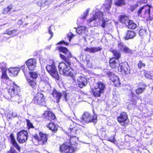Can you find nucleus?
Listing matches in <instances>:
<instances>
[{
  "mask_svg": "<svg viewBox=\"0 0 153 153\" xmlns=\"http://www.w3.org/2000/svg\"><path fill=\"white\" fill-rule=\"evenodd\" d=\"M59 50L60 51L63 53L65 55V57L68 59L71 58L72 56L71 52L68 50V49L65 47L62 46L59 47L58 48Z\"/></svg>",
  "mask_w": 153,
  "mask_h": 153,
  "instance_id": "obj_22",
  "label": "nucleus"
},
{
  "mask_svg": "<svg viewBox=\"0 0 153 153\" xmlns=\"http://www.w3.org/2000/svg\"><path fill=\"white\" fill-rule=\"evenodd\" d=\"M109 62L110 66L112 68L118 67L120 64L118 60L114 57L110 59Z\"/></svg>",
  "mask_w": 153,
  "mask_h": 153,
  "instance_id": "obj_24",
  "label": "nucleus"
},
{
  "mask_svg": "<svg viewBox=\"0 0 153 153\" xmlns=\"http://www.w3.org/2000/svg\"><path fill=\"white\" fill-rule=\"evenodd\" d=\"M150 129H150V127H149L147 129H146V131H148L149 130H150Z\"/></svg>",
  "mask_w": 153,
  "mask_h": 153,
  "instance_id": "obj_62",
  "label": "nucleus"
},
{
  "mask_svg": "<svg viewBox=\"0 0 153 153\" xmlns=\"http://www.w3.org/2000/svg\"><path fill=\"white\" fill-rule=\"evenodd\" d=\"M112 3V0H107L105 1L102 5V8L105 12H107V13H105V15H108L110 14L109 9L111 8Z\"/></svg>",
  "mask_w": 153,
  "mask_h": 153,
  "instance_id": "obj_17",
  "label": "nucleus"
},
{
  "mask_svg": "<svg viewBox=\"0 0 153 153\" xmlns=\"http://www.w3.org/2000/svg\"><path fill=\"white\" fill-rule=\"evenodd\" d=\"M14 146L16 149H17L19 151H20V147L18 145L17 143L16 142L14 143H13L12 144Z\"/></svg>",
  "mask_w": 153,
  "mask_h": 153,
  "instance_id": "obj_50",
  "label": "nucleus"
},
{
  "mask_svg": "<svg viewBox=\"0 0 153 153\" xmlns=\"http://www.w3.org/2000/svg\"><path fill=\"white\" fill-rule=\"evenodd\" d=\"M11 141L12 142V144L16 142L15 139L13 137V135L12 134H11L10 135Z\"/></svg>",
  "mask_w": 153,
  "mask_h": 153,
  "instance_id": "obj_51",
  "label": "nucleus"
},
{
  "mask_svg": "<svg viewBox=\"0 0 153 153\" xmlns=\"http://www.w3.org/2000/svg\"><path fill=\"white\" fill-rule=\"evenodd\" d=\"M43 117L49 120H54L55 116L53 113L49 111H46L42 115Z\"/></svg>",
  "mask_w": 153,
  "mask_h": 153,
  "instance_id": "obj_21",
  "label": "nucleus"
},
{
  "mask_svg": "<svg viewBox=\"0 0 153 153\" xmlns=\"http://www.w3.org/2000/svg\"><path fill=\"white\" fill-rule=\"evenodd\" d=\"M129 90H131V87L129 89Z\"/></svg>",
  "mask_w": 153,
  "mask_h": 153,
  "instance_id": "obj_64",
  "label": "nucleus"
},
{
  "mask_svg": "<svg viewBox=\"0 0 153 153\" xmlns=\"http://www.w3.org/2000/svg\"><path fill=\"white\" fill-rule=\"evenodd\" d=\"M81 119L82 122L85 123H88L90 122L96 123L97 121V117L96 115L92 116L89 113L85 112L83 114Z\"/></svg>",
  "mask_w": 153,
  "mask_h": 153,
  "instance_id": "obj_6",
  "label": "nucleus"
},
{
  "mask_svg": "<svg viewBox=\"0 0 153 153\" xmlns=\"http://www.w3.org/2000/svg\"><path fill=\"white\" fill-rule=\"evenodd\" d=\"M136 102H134L133 104H134V105H136Z\"/></svg>",
  "mask_w": 153,
  "mask_h": 153,
  "instance_id": "obj_63",
  "label": "nucleus"
},
{
  "mask_svg": "<svg viewBox=\"0 0 153 153\" xmlns=\"http://www.w3.org/2000/svg\"><path fill=\"white\" fill-rule=\"evenodd\" d=\"M114 3L116 5L120 6L125 5L126 2L125 0H117Z\"/></svg>",
  "mask_w": 153,
  "mask_h": 153,
  "instance_id": "obj_34",
  "label": "nucleus"
},
{
  "mask_svg": "<svg viewBox=\"0 0 153 153\" xmlns=\"http://www.w3.org/2000/svg\"><path fill=\"white\" fill-rule=\"evenodd\" d=\"M57 0H39L36 2L37 5L40 7L41 8H46L48 5L51 4L52 2Z\"/></svg>",
  "mask_w": 153,
  "mask_h": 153,
  "instance_id": "obj_14",
  "label": "nucleus"
},
{
  "mask_svg": "<svg viewBox=\"0 0 153 153\" xmlns=\"http://www.w3.org/2000/svg\"><path fill=\"white\" fill-rule=\"evenodd\" d=\"M37 77H27L26 79L30 86L34 88L36 85V78Z\"/></svg>",
  "mask_w": 153,
  "mask_h": 153,
  "instance_id": "obj_25",
  "label": "nucleus"
},
{
  "mask_svg": "<svg viewBox=\"0 0 153 153\" xmlns=\"http://www.w3.org/2000/svg\"><path fill=\"white\" fill-rule=\"evenodd\" d=\"M53 29V27L52 26H50L48 28V33L50 34V39H51L53 36V33L52 30Z\"/></svg>",
  "mask_w": 153,
  "mask_h": 153,
  "instance_id": "obj_41",
  "label": "nucleus"
},
{
  "mask_svg": "<svg viewBox=\"0 0 153 153\" xmlns=\"http://www.w3.org/2000/svg\"><path fill=\"white\" fill-rule=\"evenodd\" d=\"M90 9L88 8L86 11L83 13L82 15H81L80 18L81 19H84L87 16L90 11Z\"/></svg>",
  "mask_w": 153,
  "mask_h": 153,
  "instance_id": "obj_37",
  "label": "nucleus"
},
{
  "mask_svg": "<svg viewBox=\"0 0 153 153\" xmlns=\"http://www.w3.org/2000/svg\"><path fill=\"white\" fill-rule=\"evenodd\" d=\"M49 129L52 131L56 132L57 129V126L53 123H50L47 126Z\"/></svg>",
  "mask_w": 153,
  "mask_h": 153,
  "instance_id": "obj_30",
  "label": "nucleus"
},
{
  "mask_svg": "<svg viewBox=\"0 0 153 153\" xmlns=\"http://www.w3.org/2000/svg\"><path fill=\"white\" fill-rule=\"evenodd\" d=\"M74 36V34H73L71 32L69 33L68 35V37L66 38L67 39H68L69 42H70L71 41V38Z\"/></svg>",
  "mask_w": 153,
  "mask_h": 153,
  "instance_id": "obj_44",
  "label": "nucleus"
},
{
  "mask_svg": "<svg viewBox=\"0 0 153 153\" xmlns=\"http://www.w3.org/2000/svg\"><path fill=\"white\" fill-rule=\"evenodd\" d=\"M13 86L9 88L8 93L10 97L6 96V98L8 100L10 101L14 104L17 103L19 104L23 100L22 96L20 94V88L14 82L13 83Z\"/></svg>",
  "mask_w": 153,
  "mask_h": 153,
  "instance_id": "obj_1",
  "label": "nucleus"
},
{
  "mask_svg": "<svg viewBox=\"0 0 153 153\" xmlns=\"http://www.w3.org/2000/svg\"><path fill=\"white\" fill-rule=\"evenodd\" d=\"M53 78L55 79V80L57 81L59 80V77H53Z\"/></svg>",
  "mask_w": 153,
  "mask_h": 153,
  "instance_id": "obj_60",
  "label": "nucleus"
},
{
  "mask_svg": "<svg viewBox=\"0 0 153 153\" xmlns=\"http://www.w3.org/2000/svg\"><path fill=\"white\" fill-rule=\"evenodd\" d=\"M60 58L63 60L65 61L67 63H66L61 62L59 63L58 66V68L59 72L60 74L64 76H73V74L70 71V69L68 67L70 68L69 66L71 65V62L65 56L62 54H60Z\"/></svg>",
  "mask_w": 153,
  "mask_h": 153,
  "instance_id": "obj_2",
  "label": "nucleus"
},
{
  "mask_svg": "<svg viewBox=\"0 0 153 153\" xmlns=\"http://www.w3.org/2000/svg\"><path fill=\"white\" fill-rule=\"evenodd\" d=\"M128 19L126 16L121 15L119 17V20L122 23H124L126 25V22H129Z\"/></svg>",
  "mask_w": 153,
  "mask_h": 153,
  "instance_id": "obj_32",
  "label": "nucleus"
},
{
  "mask_svg": "<svg viewBox=\"0 0 153 153\" xmlns=\"http://www.w3.org/2000/svg\"><path fill=\"white\" fill-rule=\"evenodd\" d=\"M79 130L77 129L76 127H73V128H70L68 130L69 132L68 134L70 136V141L71 143V141L72 140L73 138L74 137L76 139H77V138H76L77 135L79 134Z\"/></svg>",
  "mask_w": 153,
  "mask_h": 153,
  "instance_id": "obj_13",
  "label": "nucleus"
},
{
  "mask_svg": "<svg viewBox=\"0 0 153 153\" xmlns=\"http://www.w3.org/2000/svg\"><path fill=\"white\" fill-rule=\"evenodd\" d=\"M104 76H116L114 72L112 71L109 70H106L103 71Z\"/></svg>",
  "mask_w": 153,
  "mask_h": 153,
  "instance_id": "obj_33",
  "label": "nucleus"
},
{
  "mask_svg": "<svg viewBox=\"0 0 153 153\" xmlns=\"http://www.w3.org/2000/svg\"><path fill=\"white\" fill-rule=\"evenodd\" d=\"M86 27L84 26H82L78 27L76 30V32L78 34H80L82 33V32L85 30Z\"/></svg>",
  "mask_w": 153,
  "mask_h": 153,
  "instance_id": "obj_36",
  "label": "nucleus"
},
{
  "mask_svg": "<svg viewBox=\"0 0 153 153\" xmlns=\"http://www.w3.org/2000/svg\"><path fill=\"white\" fill-rule=\"evenodd\" d=\"M108 140L112 143H114L115 142L114 137H112L110 138H108Z\"/></svg>",
  "mask_w": 153,
  "mask_h": 153,
  "instance_id": "obj_54",
  "label": "nucleus"
},
{
  "mask_svg": "<svg viewBox=\"0 0 153 153\" xmlns=\"http://www.w3.org/2000/svg\"><path fill=\"white\" fill-rule=\"evenodd\" d=\"M51 95L54 99L56 100V102L57 103L59 102L60 100L62 97H63V100H65L66 101H67V96L68 94L65 92H63L62 94L54 89H53Z\"/></svg>",
  "mask_w": 153,
  "mask_h": 153,
  "instance_id": "obj_7",
  "label": "nucleus"
},
{
  "mask_svg": "<svg viewBox=\"0 0 153 153\" xmlns=\"http://www.w3.org/2000/svg\"><path fill=\"white\" fill-rule=\"evenodd\" d=\"M21 68L25 76H27L28 73L25 71V70L27 69V68L25 66V65H24L22 66L21 67Z\"/></svg>",
  "mask_w": 153,
  "mask_h": 153,
  "instance_id": "obj_49",
  "label": "nucleus"
},
{
  "mask_svg": "<svg viewBox=\"0 0 153 153\" xmlns=\"http://www.w3.org/2000/svg\"><path fill=\"white\" fill-rule=\"evenodd\" d=\"M39 134L40 137L37 135H36L34 136V138L37 140L39 144L43 145L46 144L47 140V135L41 132H39Z\"/></svg>",
  "mask_w": 153,
  "mask_h": 153,
  "instance_id": "obj_11",
  "label": "nucleus"
},
{
  "mask_svg": "<svg viewBox=\"0 0 153 153\" xmlns=\"http://www.w3.org/2000/svg\"><path fill=\"white\" fill-rule=\"evenodd\" d=\"M110 50V51H111V52H112L113 54L114 53V52L116 51V50H114L112 48H111Z\"/></svg>",
  "mask_w": 153,
  "mask_h": 153,
  "instance_id": "obj_59",
  "label": "nucleus"
},
{
  "mask_svg": "<svg viewBox=\"0 0 153 153\" xmlns=\"http://www.w3.org/2000/svg\"><path fill=\"white\" fill-rule=\"evenodd\" d=\"M7 116L9 119H11L12 118L16 117L17 116V114L16 113L10 111L9 114H8Z\"/></svg>",
  "mask_w": 153,
  "mask_h": 153,
  "instance_id": "obj_38",
  "label": "nucleus"
},
{
  "mask_svg": "<svg viewBox=\"0 0 153 153\" xmlns=\"http://www.w3.org/2000/svg\"><path fill=\"white\" fill-rule=\"evenodd\" d=\"M145 90V88H140L135 90V92L137 94L142 93Z\"/></svg>",
  "mask_w": 153,
  "mask_h": 153,
  "instance_id": "obj_39",
  "label": "nucleus"
},
{
  "mask_svg": "<svg viewBox=\"0 0 153 153\" xmlns=\"http://www.w3.org/2000/svg\"><path fill=\"white\" fill-rule=\"evenodd\" d=\"M138 5L137 4H135L131 5V6L130 9L131 11H134V9L136 8L137 7Z\"/></svg>",
  "mask_w": 153,
  "mask_h": 153,
  "instance_id": "obj_53",
  "label": "nucleus"
},
{
  "mask_svg": "<svg viewBox=\"0 0 153 153\" xmlns=\"http://www.w3.org/2000/svg\"><path fill=\"white\" fill-rule=\"evenodd\" d=\"M23 23L22 21L21 20H19L17 22V24L18 25H21Z\"/></svg>",
  "mask_w": 153,
  "mask_h": 153,
  "instance_id": "obj_56",
  "label": "nucleus"
},
{
  "mask_svg": "<svg viewBox=\"0 0 153 153\" xmlns=\"http://www.w3.org/2000/svg\"><path fill=\"white\" fill-rule=\"evenodd\" d=\"M143 73L145 76H152V75H151V73L149 71L146 70L144 71H143Z\"/></svg>",
  "mask_w": 153,
  "mask_h": 153,
  "instance_id": "obj_46",
  "label": "nucleus"
},
{
  "mask_svg": "<svg viewBox=\"0 0 153 153\" xmlns=\"http://www.w3.org/2000/svg\"><path fill=\"white\" fill-rule=\"evenodd\" d=\"M60 151L62 153H73L74 151L73 147L65 144H63L60 146Z\"/></svg>",
  "mask_w": 153,
  "mask_h": 153,
  "instance_id": "obj_12",
  "label": "nucleus"
},
{
  "mask_svg": "<svg viewBox=\"0 0 153 153\" xmlns=\"http://www.w3.org/2000/svg\"><path fill=\"white\" fill-rule=\"evenodd\" d=\"M146 29H142L139 30V34L140 36H143L146 35Z\"/></svg>",
  "mask_w": 153,
  "mask_h": 153,
  "instance_id": "obj_40",
  "label": "nucleus"
},
{
  "mask_svg": "<svg viewBox=\"0 0 153 153\" xmlns=\"http://www.w3.org/2000/svg\"><path fill=\"white\" fill-rule=\"evenodd\" d=\"M128 119V116L125 112L121 114L117 118L118 122L121 123V125L125 126L126 125L125 122Z\"/></svg>",
  "mask_w": 153,
  "mask_h": 153,
  "instance_id": "obj_18",
  "label": "nucleus"
},
{
  "mask_svg": "<svg viewBox=\"0 0 153 153\" xmlns=\"http://www.w3.org/2000/svg\"><path fill=\"white\" fill-rule=\"evenodd\" d=\"M34 103L41 105L45 106L46 102L43 94L40 92L36 94L33 100Z\"/></svg>",
  "mask_w": 153,
  "mask_h": 153,
  "instance_id": "obj_8",
  "label": "nucleus"
},
{
  "mask_svg": "<svg viewBox=\"0 0 153 153\" xmlns=\"http://www.w3.org/2000/svg\"><path fill=\"white\" fill-rule=\"evenodd\" d=\"M128 67V65L127 62L122 63L119 64L118 67V71L122 74H125L127 73Z\"/></svg>",
  "mask_w": 153,
  "mask_h": 153,
  "instance_id": "obj_15",
  "label": "nucleus"
},
{
  "mask_svg": "<svg viewBox=\"0 0 153 153\" xmlns=\"http://www.w3.org/2000/svg\"><path fill=\"white\" fill-rule=\"evenodd\" d=\"M46 69L52 76H59L53 61L51 65H48L46 66Z\"/></svg>",
  "mask_w": 153,
  "mask_h": 153,
  "instance_id": "obj_10",
  "label": "nucleus"
},
{
  "mask_svg": "<svg viewBox=\"0 0 153 153\" xmlns=\"http://www.w3.org/2000/svg\"><path fill=\"white\" fill-rule=\"evenodd\" d=\"M29 73L30 75V76H38L37 73L34 71L29 72Z\"/></svg>",
  "mask_w": 153,
  "mask_h": 153,
  "instance_id": "obj_48",
  "label": "nucleus"
},
{
  "mask_svg": "<svg viewBox=\"0 0 153 153\" xmlns=\"http://www.w3.org/2000/svg\"><path fill=\"white\" fill-rule=\"evenodd\" d=\"M77 80L79 82L78 83L79 86L80 88H82L87 83V80L85 77H79Z\"/></svg>",
  "mask_w": 153,
  "mask_h": 153,
  "instance_id": "obj_26",
  "label": "nucleus"
},
{
  "mask_svg": "<svg viewBox=\"0 0 153 153\" xmlns=\"http://www.w3.org/2000/svg\"><path fill=\"white\" fill-rule=\"evenodd\" d=\"M136 35V33L134 31L128 30V31L126 36L125 39L128 40L129 39L133 38Z\"/></svg>",
  "mask_w": 153,
  "mask_h": 153,
  "instance_id": "obj_28",
  "label": "nucleus"
},
{
  "mask_svg": "<svg viewBox=\"0 0 153 153\" xmlns=\"http://www.w3.org/2000/svg\"><path fill=\"white\" fill-rule=\"evenodd\" d=\"M68 43H68L67 42H64V41H61V42H59L58 43V44L59 45V44H62V43H64L66 45H68Z\"/></svg>",
  "mask_w": 153,
  "mask_h": 153,
  "instance_id": "obj_55",
  "label": "nucleus"
},
{
  "mask_svg": "<svg viewBox=\"0 0 153 153\" xmlns=\"http://www.w3.org/2000/svg\"><path fill=\"white\" fill-rule=\"evenodd\" d=\"M28 133L25 130H22L18 132L17 134V139L20 143H23L26 141L27 138Z\"/></svg>",
  "mask_w": 153,
  "mask_h": 153,
  "instance_id": "obj_9",
  "label": "nucleus"
},
{
  "mask_svg": "<svg viewBox=\"0 0 153 153\" xmlns=\"http://www.w3.org/2000/svg\"><path fill=\"white\" fill-rule=\"evenodd\" d=\"M8 153H18L14 148H11L10 151L8 152Z\"/></svg>",
  "mask_w": 153,
  "mask_h": 153,
  "instance_id": "obj_52",
  "label": "nucleus"
},
{
  "mask_svg": "<svg viewBox=\"0 0 153 153\" xmlns=\"http://www.w3.org/2000/svg\"><path fill=\"white\" fill-rule=\"evenodd\" d=\"M104 15V14H103L101 11H97L92 17L89 20H88L87 23H90L94 20L97 22H98L100 20H101L102 23L101 24V26L102 27L104 28L106 25V22L103 19V16Z\"/></svg>",
  "mask_w": 153,
  "mask_h": 153,
  "instance_id": "obj_5",
  "label": "nucleus"
},
{
  "mask_svg": "<svg viewBox=\"0 0 153 153\" xmlns=\"http://www.w3.org/2000/svg\"><path fill=\"white\" fill-rule=\"evenodd\" d=\"M67 1H64L63 3H62L61 4L64 5V4H66L67 3Z\"/></svg>",
  "mask_w": 153,
  "mask_h": 153,
  "instance_id": "obj_61",
  "label": "nucleus"
},
{
  "mask_svg": "<svg viewBox=\"0 0 153 153\" xmlns=\"http://www.w3.org/2000/svg\"><path fill=\"white\" fill-rule=\"evenodd\" d=\"M110 79L112 80V82L114 83V85L117 87L120 85V84L119 81V79L118 77H111Z\"/></svg>",
  "mask_w": 153,
  "mask_h": 153,
  "instance_id": "obj_31",
  "label": "nucleus"
},
{
  "mask_svg": "<svg viewBox=\"0 0 153 153\" xmlns=\"http://www.w3.org/2000/svg\"><path fill=\"white\" fill-rule=\"evenodd\" d=\"M101 49L100 47H87L84 50V51L88 52L90 53H94L96 52L100 51Z\"/></svg>",
  "mask_w": 153,
  "mask_h": 153,
  "instance_id": "obj_27",
  "label": "nucleus"
},
{
  "mask_svg": "<svg viewBox=\"0 0 153 153\" xmlns=\"http://www.w3.org/2000/svg\"><path fill=\"white\" fill-rule=\"evenodd\" d=\"M20 70L19 68H12L11 67L8 69L9 75L10 76H17L18 72Z\"/></svg>",
  "mask_w": 153,
  "mask_h": 153,
  "instance_id": "obj_23",
  "label": "nucleus"
},
{
  "mask_svg": "<svg viewBox=\"0 0 153 153\" xmlns=\"http://www.w3.org/2000/svg\"><path fill=\"white\" fill-rule=\"evenodd\" d=\"M115 57V58L117 59H118L121 56V54L120 52L118 51H115L114 52V53L113 54Z\"/></svg>",
  "mask_w": 153,
  "mask_h": 153,
  "instance_id": "obj_42",
  "label": "nucleus"
},
{
  "mask_svg": "<svg viewBox=\"0 0 153 153\" xmlns=\"http://www.w3.org/2000/svg\"><path fill=\"white\" fill-rule=\"evenodd\" d=\"M13 6L12 5H9L7 7L4 8L3 11V13L4 14H6L10 11V10L13 9Z\"/></svg>",
  "mask_w": 153,
  "mask_h": 153,
  "instance_id": "obj_35",
  "label": "nucleus"
},
{
  "mask_svg": "<svg viewBox=\"0 0 153 153\" xmlns=\"http://www.w3.org/2000/svg\"><path fill=\"white\" fill-rule=\"evenodd\" d=\"M118 47L120 51H123L125 53L131 54L132 53L131 49L126 47L122 42H119L118 44Z\"/></svg>",
  "mask_w": 153,
  "mask_h": 153,
  "instance_id": "obj_19",
  "label": "nucleus"
},
{
  "mask_svg": "<svg viewBox=\"0 0 153 153\" xmlns=\"http://www.w3.org/2000/svg\"><path fill=\"white\" fill-rule=\"evenodd\" d=\"M138 16L150 17L153 16V7L149 5L141 7L137 12Z\"/></svg>",
  "mask_w": 153,
  "mask_h": 153,
  "instance_id": "obj_3",
  "label": "nucleus"
},
{
  "mask_svg": "<svg viewBox=\"0 0 153 153\" xmlns=\"http://www.w3.org/2000/svg\"><path fill=\"white\" fill-rule=\"evenodd\" d=\"M137 65L138 68L140 69H141L143 67H145L146 65L145 64L143 63L141 61L139 62V63Z\"/></svg>",
  "mask_w": 153,
  "mask_h": 153,
  "instance_id": "obj_47",
  "label": "nucleus"
},
{
  "mask_svg": "<svg viewBox=\"0 0 153 153\" xmlns=\"http://www.w3.org/2000/svg\"><path fill=\"white\" fill-rule=\"evenodd\" d=\"M26 122L27 126L29 129L31 128H34V126L29 120H26Z\"/></svg>",
  "mask_w": 153,
  "mask_h": 153,
  "instance_id": "obj_43",
  "label": "nucleus"
},
{
  "mask_svg": "<svg viewBox=\"0 0 153 153\" xmlns=\"http://www.w3.org/2000/svg\"><path fill=\"white\" fill-rule=\"evenodd\" d=\"M26 63L30 70H34L36 66V60L35 59H30L26 62Z\"/></svg>",
  "mask_w": 153,
  "mask_h": 153,
  "instance_id": "obj_16",
  "label": "nucleus"
},
{
  "mask_svg": "<svg viewBox=\"0 0 153 153\" xmlns=\"http://www.w3.org/2000/svg\"><path fill=\"white\" fill-rule=\"evenodd\" d=\"M16 30H11L10 29L7 30L6 32V33L8 35H11L15 33L16 32Z\"/></svg>",
  "mask_w": 153,
  "mask_h": 153,
  "instance_id": "obj_45",
  "label": "nucleus"
},
{
  "mask_svg": "<svg viewBox=\"0 0 153 153\" xmlns=\"http://www.w3.org/2000/svg\"><path fill=\"white\" fill-rule=\"evenodd\" d=\"M97 85L92 89V92L95 97H100L102 94L106 89L105 85L101 82H98Z\"/></svg>",
  "mask_w": 153,
  "mask_h": 153,
  "instance_id": "obj_4",
  "label": "nucleus"
},
{
  "mask_svg": "<svg viewBox=\"0 0 153 153\" xmlns=\"http://www.w3.org/2000/svg\"><path fill=\"white\" fill-rule=\"evenodd\" d=\"M6 67V65L5 63H0V76H7Z\"/></svg>",
  "mask_w": 153,
  "mask_h": 153,
  "instance_id": "obj_20",
  "label": "nucleus"
},
{
  "mask_svg": "<svg viewBox=\"0 0 153 153\" xmlns=\"http://www.w3.org/2000/svg\"><path fill=\"white\" fill-rule=\"evenodd\" d=\"M2 79L4 81V80H7L9 79L8 77H1Z\"/></svg>",
  "mask_w": 153,
  "mask_h": 153,
  "instance_id": "obj_57",
  "label": "nucleus"
},
{
  "mask_svg": "<svg viewBox=\"0 0 153 153\" xmlns=\"http://www.w3.org/2000/svg\"><path fill=\"white\" fill-rule=\"evenodd\" d=\"M131 95L132 97L133 98L134 97L135 95V94H134V92H133L132 91H131Z\"/></svg>",
  "mask_w": 153,
  "mask_h": 153,
  "instance_id": "obj_58",
  "label": "nucleus"
},
{
  "mask_svg": "<svg viewBox=\"0 0 153 153\" xmlns=\"http://www.w3.org/2000/svg\"><path fill=\"white\" fill-rule=\"evenodd\" d=\"M126 25L128 28L134 29L137 27L136 25L132 21L129 20V22H126Z\"/></svg>",
  "mask_w": 153,
  "mask_h": 153,
  "instance_id": "obj_29",
  "label": "nucleus"
}]
</instances>
